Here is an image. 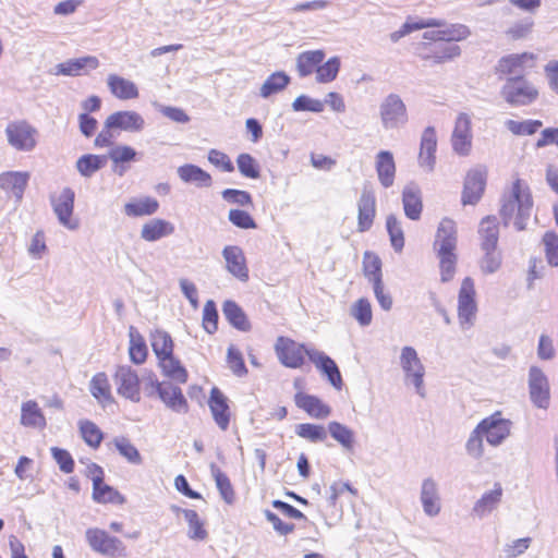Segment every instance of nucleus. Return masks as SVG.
<instances>
[{
	"mask_svg": "<svg viewBox=\"0 0 558 558\" xmlns=\"http://www.w3.org/2000/svg\"><path fill=\"white\" fill-rule=\"evenodd\" d=\"M203 327L208 333H214L218 328V312L213 300H208L204 305Z\"/></svg>",
	"mask_w": 558,
	"mask_h": 558,
	"instance_id": "nucleus-62",
	"label": "nucleus"
},
{
	"mask_svg": "<svg viewBox=\"0 0 558 558\" xmlns=\"http://www.w3.org/2000/svg\"><path fill=\"white\" fill-rule=\"evenodd\" d=\"M107 83L112 95L119 99H134L138 97L137 86L130 80L110 74Z\"/></svg>",
	"mask_w": 558,
	"mask_h": 558,
	"instance_id": "nucleus-35",
	"label": "nucleus"
},
{
	"mask_svg": "<svg viewBox=\"0 0 558 558\" xmlns=\"http://www.w3.org/2000/svg\"><path fill=\"white\" fill-rule=\"evenodd\" d=\"M357 230L365 232L371 229L376 215V197L373 190L364 187L357 202Z\"/></svg>",
	"mask_w": 558,
	"mask_h": 558,
	"instance_id": "nucleus-21",
	"label": "nucleus"
},
{
	"mask_svg": "<svg viewBox=\"0 0 558 558\" xmlns=\"http://www.w3.org/2000/svg\"><path fill=\"white\" fill-rule=\"evenodd\" d=\"M386 228L393 250L401 252L404 247V234L401 221L395 215H388Z\"/></svg>",
	"mask_w": 558,
	"mask_h": 558,
	"instance_id": "nucleus-50",
	"label": "nucleus"
},
{
	"mask_svg": "<svg viewBox=\"0 0 558 558\" xmlns=\"http://www.w3.org/2000/svg\"><path fill=\"white\" fill-rule=\"evenodd\" d=\"M375 168L380 184L386 189L392 186L396 177V162L392 153L380 150L376 155Z\"/></svg>",
	"mask_w": 558,
	"mask_h": 558,
	"instance_id": "nucleus-27",
	"label": "nucleus"
},
{
	"mask_svg": "<svg viewBox=\"0 0 558 558\" xmlns=\"http://www.w3.org/2000/svg\"><path fill=\"white\" fill-rule=\"evenodd\" d=\"M210 471L222 499L229 505L232 504L234 500V490L229 477L215 464L210 465Z\"/></svg>",
	"mask_w": 558,
	"mask_h": 558,
	"instance_id": "nucleus-51",
	"label": "nucleus"
},
{
	"mask_svg": "<svg viewBox=\"0 0 558 558\" xmlns=\"http://www.w3.org/2000/svg\"><path fill=\"white\" fill-rule=\"evenodd\" d=\"M328 432L330 436L343 447V449H353L354 432L351 428L339 422L333 421L328 424Z\"/></svg>",
	"mask_w": 558,
	"mask_h": 558,
	"instance_id": "nucleus-46",
	"label": "nucleus"
},
{
	"mask_svg": "<svg viewBox=\"0 0 558 558\" xmlns=\"http://www.w3.org/2000/svg\"><path fill=\"white\" fill-rule=\"evenodd\" d=\"M404 215L411 220H418L423 210L422 192L417 184L408 183L402 191Z\"/></svg>",
	"mask_w": 558,
	"mask_h": 558,
	"instance_id": "nucleus-25",
	"label": "nucleus"
},
{
	"mask_svg": "<svg viewBox=\"0 0 558 558\" xmlns=\"http://www.w3.org/2000/svg\"><path fill=\"white\" fill-rule=\"evenodd\" d=\"M476 312L474 282L470 277H466L461 283L458 295V318L462 330H468L474 326Z\"/></svg>",
	"mask_w": 558,
	"mask_h": 558,
	"instance_id": "nucleus-7",
	"label": "nucleus"
},
{
	"mask_svg": "<svg viewBox=\"0 0 558 558\" xmlns=\"http://www.w3.org/2000/svg\"><path fill=\"white\" fill-rule=\"evenodd\" d=\"M156 390L158 392L159 398L162 400L167 408L180 414L187 413L189 404L185 397L182 393L181 388L172 385L171 383L156 381Z\"/></svg>",
	"mask_w": 558,
	"mask_h": 558,
	"instance_id": "nucleus-19",
	"label": "nucleus"
},
{
	"mask_svg": "<svg viewBox=\"0 0 558 558\" xmlns=\"http://www.w3.org/2000/svg\"><path fill=\"white\" fill-rule=\"evenodd\" d=\"M535 64V56L531 52L509 54L501 58L497 64V73L504 75L522 76L527 69Z\"/></svg>",
	"mask_w": 558,
	"mask_h": 558,
	"instance_id": "nucleus-17",
	"label": "nucleus"
},
{
	"mask_svg": "<svg viewBox=\"0 0 558 558\" xmlns=\"http://www.w3.org/2000/svg\"><path fill=\"white\" fill-rule=\"evenodd\" d=\"M533 199L529 189L517 180L509 193L502 196L499 213L505 226L513 222L515 229L522 231L531 217Z\"/></svg>",
	"mask_w": 558,
	"mask_h": 558,
	"instance_id": "nucleus-2",
	"label": "nucleus"
},
{
	"mask_svg": "<svg viewBox=\"0 0 558 558\" xmlns=\"http://www.w3.org/2000/svg\"><path fill=\"white\" fill-rule=\"evenodd\" d=\"M472 117L466 112H460L451 135L453 151L460 156H468L472 148Z\"/></svg>",
	"mask_w": 558,
	"mask_h": 558,
	"instance_id": "nucleus-13",
	"label": "nucleus"
},
{
	"mask_svg": "<svg viewBox=\"0 0 558 558\" xmlns=\"http://www.w3.org/2000/svg\"><path fill=\"white\" fill-rule=\"evenodd\" d=\"M113 381L120 396L133 402L141 400L138 375L131 366H118L113 375Z\"/></svg>",
	"mask_w": 558,
	"mask_h": 558,
	"instance_id": "nucleus-14",
	"label": "nucleus"
},
{
	"mask_svg": "<svg viewBox=\"0 0 558 558\" xmlns=\"http://www.w3.org/2000/svg\"><path fill=\"white\" fill-rule=\"evenodd\" d=\"M159 208L157 199L146 196L133 199L124 205V214L129 217L149 216L155 214Z\"/></svg>",
	"mask_w": 558,
	"mask_h": 558,
	"instance_id": "nucleus-40",
	"label": "nucleus"
},
{
	"mask_svg": "<svg viewBox=\"0 0 558 558\" xmlns=\"http://www.w3.org/2000/svg\"><path fill=\"white\" fill-rule=\"evenodd\" d=\"M222 313L226 319L236 329L247 331L251 325L243 310L234 301H226L222 305Z\"/></svg>",
	"mask_w": 558,
	"mask_h": 558,
	"instance_id": "nucleus-43",
	"label": "nucleus"
},
{
	"mask_svg": "<svg viewBox=\"0 0 558 558\" xmlns=\"http://www.w3.org/2000/svg\"><path fill=\"white\" fill-rule=\"evenodd\" d=\"M478 238L481 250H490L497 246L499 239V222L497 217L487 216L481 220Z\"/></svg>",
	"mask_w": 558,
	"mask_h": 558,
	"instance_id": "nucleus-29",
	"label": "nucleus"
},
{
	"mask_svg": "<svg viewBox=\"0 0 558 558\" xmlns=\"http://www.w3.org/2000/svg\"><path fill=\"white\" fill-rule=\"evenodd\" d=\"M400 367L404 374V384L413 386L415 392L421 397H426L424 386L425 366L422 363L416 350L413 347L405 345L400 353Z\"/></svg>",
	"mask_w": 558,
	"mask_h": 558,
	"instance_id": "nucleus-5",
	"label": "nucleus"
},
{
	"mask_svg": "<svg viewBox=\"0 0 558 558\" xmlns=\"http://www.w3.org/2000/svg\"><path fill=\"white\" fill-rule=\"evenodd\" d=\"M363 269L365 277L372 283L381 281V262L378 256L366 252L363 259Z\"/></svg>",
	"mask_w": 558,
	"mask_h": 558,
	"instance_id": "nucleus-54",
	"label": "nucleus"
},
{
	"mask_svg": "<svg viewBox=\"0 0 558 558\" xmlns=\"http://www.w3.org/2000/svg\"><path fill=\"white\" fill-rule=\"evenodd\" d=\"M307 356L311 362L327 376L329 383L337 389L342 386V377L335 361L318 350H310Z\"/></svg>",
	"mask_w": 558,
	"mask_h": 558,
	"instance_id": "nucleus-24",
	"label": "nucleus"
},
{
	"mask_svg": "<svg viewBox=\"0 0 558 558\" xmlns=\"http://www.w3.org/2000/svg\"><path fill=\"white\" fill-rule=\"evenodd\" d=\"M294 401L300 409H303L313 417L325 418L330 414V408L315 396L298 392Z\"/></svg>",
	"mask_w": 558,
	"mask_h": 558,
	"instance_id": "nucleus-34",
	"label": "nucleus"
},
{
	"mask_svg": "<svg viewBox=\"0 0 558 558\" xmlns=\"http://www.w3.org/2000/svg\"><path fill=\"white\" fill-rule=\"evenodd\" d=\"M229 221L241 229H255L257 225L253 217L245 210L230 209L228 214Z\"/></svg>",
	"mask_w": 558,
	"mask_h": 558,
	"instance_id": "nucleus-64",
	"label": "nucleus"
},
{
	"mask_svg": "<svg viewBox=\"0 0 558 558\" xmlns=\"http://www.w3.org/2000/svg\"><path fill=\"white\" fill-rule=\"evenodd\" d=\"M159 360V365L162 368V372L168 377L179 381L185 383L187 379V373L185 368L180 364L178 360L173 357V354L162 356Z\"/></svg>",
	"mask_w": 558,
	"mask_h": 558,
	"instance_id": "nucleus-47",
	"label": "nucleus"
},
{
	"mask_svg": "<svg viewBox=\"0 0 558 558\" xmlns=\"http://www.w3.org/2000/svg\"><path fill=\"white\" fill-rule=\"evenodd\" d=\"M80 433L84 441L92 448H98L102 441L104 434L92 421L81 420L78 422Z\"/></svg>",
	"mask_w": 558,
	"mask_h": 558,
	"instance_id": "nucleus-48",
	"label": "nucleus"
},
{
	"mask_svg": "<svg viewBox=\"0 0 558 558\" xmlns=\"http://www.w3.org/2000/svg\"><path fill=\"white\" fill-rule=\"evenodd\" d=\"M313 348H306L292 339L279 337L275 344V351L281 364L289 368H299L304 363V355H307Z\"/></svg>",
	"mask_w": 558,
	"mask_h": 558,
	"instance_id": "nucleus-11",
	"label": "nucleus"
},
{
	"mask_svg": "<svg viewBox=\"0 0 558 558\" xmlns=\"http://www.w3.org/2000/svg\"><path fill=\"white\" fill-rule=\"evenodd\" d=\"M292 109L294 111H311L319 113L324 110V102L306 95H301L292 102Z\"/></svg>",
	"mask_w": 558,
	"mask_h": 558,
	"instance_id": "nucleus-63",
	"label": "nucleus"
},
{
	"mask_svg": "<svg viewBox=\"0 0 558 558\" xmlns=\"http://www.w3.org/2000/svg\"><path fill=\"white\" fill-rule=\"evenodd\" d=\"M290 83V76L282 71L275 72L267 77L260 86L259 95L263 98H268L274 94L283 90Z\"/></svg>",
	"mask_w": 558,
	"mask_h": 558,
	"instance_id": "nucleus-45",
	"label": "nucleus"
},
{
	"mask_svg": "<svg viewBox=\"0 0 558 558\" xmlns=\"http://www.w3.org/2000/svg\"><path fill=\"white\" fill-rule=\"evenodd\" d=\"M325 58L324 50H308L300 53L296 58V70L301 77L316 73V69Z\"/></svg>",
	"mask_w": 558,
	"mask_h": 558,
	"instance_id": "nucleus-36",
	"label": "nucleus"
},
{
	"mask_svg": "<svg viewBox=\"0 0 558 558\" xmlns=\"http://www.w3.org/2000/svg\"><path fill=\"white\" fill-rule=\"evenodd\" d=\"M119 453L132 464H141L142 456L136 447L125 437H118L113 441Z\"/></svg>",
	"mask_w": 558,
	"mask_h": 558,
	"instance_id": "nucleus-55",
	"label": "nucleus"
},
{
	"mask_svg": "<svg viewBox=\"0 0 558 558\" xmlns=\"http://www.w3.org/2000/svg\"><path fill=\"white\" fill-rule=\"evenodd\" d=\"M106 126L124 132L137 133L145 128V120L136 111H117L108 116Z\"/></svg>",
	"mask_w": 558,
	"mask_h": 558,
	"instance_id": "nucleus-18",
	"label": "nucleus"
},
{
	"mask_svg": "<svg viewBox=\"0 0 558 558\" xmlns=\"http://www.w3.org/2000/svg\"><path fill=\"white\" fill-rule=\"evenodd\" d=\"M236 165L240 173L250 179H258L259 178V166L255 158H253L250 154L243 153L240 154L236 158Z\"/></svg>",
	"mask_w": 558,
	"mask_h": 558,
	"instance_id": "nucleus-58",
	"label": "nucleus"
},
{
	"mask_svg": "<svg viewBox=\"0 0 558 558\" xmlns=\"http://www.w3.org/2000/svg\"><path fill=\"white\" fill-rule=\"evenodd\" d=\"M483 256L480 262V268L484 274H494L501 266V252L496 247L482 250Z\"/></svg>",
	"mask_w": 558,
	"mask_h": 558,
	"instance_id": "nucleus-53",
	"label": "nucleus"
},
{
	"mask_svg": "<svg viewBox=\"0 0 558 558\" xmlns=\"http://www.w3.org/2000/svg\"><path fill=\"white\" fill-rule=\"evenodd\" d=\"M512 426L513 423L502 417L499 411L483 418L465 441L466 454L474 460H481L485 453L484 440L490 447L497 448L510 437Z\"/></svg>",
	"mask_w": 558,
	"mask_h": 558,
	"instance_id": "nucleus-1",
	"label": "nucleus"
},
{
	"mask_svg": "<svg viewBox=\"0 0 558 558\" xmlns=\"http://www.w3.org/2000/svg\"><path fill=\"white\" fill-rule=\"evenodd\" d=\"M340 70V59L332 57L316 69V81L318 83H330L336 80Z\"/></svg>",
	"mask_w": 558,
	"mask_h": 558,
	"instance_id": "nucleus-52",
	"label": "nucleus"
},
{
	"mask_svg": "<svg viewBox=\"0 0 558 558\" xmlns=\"http://www.w3.org/2000/svg\"><path fill=\"white\" fill-rule=\"evenodd\" d=\"M174 232V226L160 218H154L143 225L141 238L147 242H155Z\"/></svg>",
	"mask_w": 558,
	"mask_h": 558,
	"instance_id": "nucleus-30",
	"label": "nucleus"
},
{
	"mask_svg": "<svg viewBox=\"0 0 558 558\" xmlns=\"http://www.w3.org/2000/svg\"><path fill=\"white\" fill-rule=\"evenodd\" d=\"M93 499L99 504L112 502L122 505L125 498L112 486L104 483V480L94 478Z\"/></svg>",
	"mask_w": 558,
	"mask_h": 558,
	"instance_id": "nucleus-42",
	"label": "nucleus"
},
{
	"mask_svg": "<svg viewBox=\"0 0 558 558\" xmlns=\"http://www.w3.org/2000/svg\"><path fill=\"white\" fill-rule=\"evenodd\" d=\"M504 489L499 483H495L494 488L485 492L474 504L472 513L478 519H483L496 510L501 501Z\"/></svg>",
	"mask_w": 558,
	"mask_h": 558,
	"instance_id": "nucleus-26",
	"label": "nucleus"
},
{
	"mask_svg": "<svg viewBox=\"0 0 558 558\" xmlns=\"http://www.w3.org/2000/svg\"><path fill=\"white\" fill-rule=\"evenodd\" d=\"M295 433L312 442L324 441L327 438V432L323 426L310 423L299 424Z\"/></svg>",
	"mask_w": 558,
	"mask_h": 558,
	"instance_id": "nucleus-56",
	"label": "nucleus"
},
{
	"mask_svg": "<svg viewBox=\"0 0 558 558\" xmlns=\"http://www.w3.org/2000/svg\"><path fill=\"white\" fill-rule=\"evenodd\" d=\"M486 184V172L484 169H473L469 171L463 189V204H476L484 192Z\"/></svg>",
	"mask_w": 558,
	"mask_h": 558,
	"instance_id": "nucleus-23",
	"label": "nucleus"
},
{
	"mask_svg": "<svg viewBox=\"0 0 558 558\" xmlns=\"http://www.w3.org/2000/svg\"><path fill=\"white\" fill-rule=\"evenodd\" d=\"M29 174L27 172H7L0 175V187L11 192L21 199L27 185Z\"/></svg>",
	"mask_w": 558,
	"mask_h": 558,
	"instance_id": "nucleus-38",
	"label": "nucleus"
},
{
	"mask_svg": "<svg viewBox=\"0 0 558 558\" xmlns=\"http://www.w3.org/2000/svg\"><path fill=\"white\" fill-rule=\"evenodd\" d=\"M86 541L90 548L105 556L116 557L125 555V546L123 543L109 535L106 531L100 529H88L85 533Z\"/></svg>",
	"mask_w": 558,
	"mask_h": 558,
	"instance_id": "nucleus-10",
	"label": "nucleus"
},
{
	"mask_svg": "<svg viewBox=\"0 0 558 558\" xmlns=\"http://www.w3.org/2000/svg\"><path fill=\"white\" fill-rule=\"evenodd\" d=\"M99 61L96 57L87 56L59 63L56 74L76 76L80 75L85 68L97 69Z\"/></svg>",
	"mask_w": 558,
	"mask_h": 558,
	"instance_id": "nucleus-37",
	"label": "nucleus"
},
{
	"mask_svg": "<svg viewBox=\"0 0 558 558\" xmlns=\"http://www.w3.org/2000/svg\"><path fill=\"white\" fill-rule=\"evenodd\" d=\"M89 391L102 405L113 401L108 376L102 372L94 375L89 384Z\"/></svg>",
	"mask_w": 558,
	"mask_h": 558,
	"instance_id": "nucleus-41",
	"label": "nucleus"
},
{
	"mask_svg": "<svg viewBox=\"0 0 558 558\" xmlns=\"http://www.w3.org/2000/svg\"><path fill=\"white\" fill-rule=\"evenodd\" d=\"M21 424L25 427L37 429H44L46 427V417L36 401L28 400L22 403Z\"/></svg>",
	"mask_w": 558,
	"mask_h": 558,
	"instance_id": "nucleus-32",
	"label": "nucleus"
},
{
	"mask_svg": "<svg viewBox=\"0 0 558 558\" xmlns=\"http://www.w3.org/2000/svg\"><path fill=\"white\" fill-rule=\"evenodd\" d=\"M222 256L227 270L238 280L246 282L250 276L243 250L236 245H227L222 250Z\"/></svg>",
	"mask_w": 558,
	"mask_h": 558,
	"instance_id": "nucleus-20",
	"label": "nucleus"
},
{
	"mask_svg": "<svg viewBox=\"0 0 558 558\" xmlns=\"http://www.w3.org/2000/svg\"><path fill=\"white\" fill-rule=\"evenodd\" d=\"M351 315L361 326H368L372 323V306L368 300L360 299L351 307Z\"/></svg>",
	"mask_w": 558,
	"mask_h": 558,
	"instance_id": "nucleus-60",
	"label": "nucleus"
},
{
	"mask_svg": "<svg viewBox=\"0 0 558 558\" xmlns=\"http://www.w3.org/2000/svg\"><path fill=\"white\" fill-rule=\"evenodd\" d=\"M437 27L440 28L441 41H460L468 38L471 34L468 26L463 24H445L436 19L413 20L409 17L399 29L389 34L390 40L396 44L401 38L410 35L415 31L423 28Z\"/></svg>",
	"mask_w": 558,
	"mask_h": 558,
	"instance_id": "nucleus-4",
	"label": "nucleus"
},
{
	"mask_svg": "<svg viewBox=\"0 0 558 558\" xmlns=\"http://www.w3.org/2000/svg\"><path fill=\"white\" fill-rule=\"evenodd\" d=\"M179 178L185 183H193L197 187H209L213 184L211 175L201 167L186 163L178 168Z\"/></svg>",
	"mask_w": 558,
	"mask_h": 558,
	"instance_id": "nucleus-33",
	"label": "nucleus"
},
{
	"mask_svg": "<svg viewBox=\"0 0 558 558\" xmlns=\"http://www.w3.org/2000/svg\"><path fill=\"white\" fill-rule=\"evenodd\" d=\"M537 95L536 88L522 76L508 78L501 88V96L512 106L529 105Z\"/></svg>",
	"mask_w": 558,
	"mask_h": 558,
	"instance_id": "nucleus-9",
	"label": "nucleus"
},
{
	"mask_svg": "<svg viewBox=\"0 0 558 558\" xmlns=\"http://www.w3.org/2000/svg\"><path fill=\"white\" fill-rule=\"evenodd\" d=\"M432 58H434L436 63H442L447 60H451L456 57H459L461 53V49L458 45L440 44L436 45L432 49Z\"/></svg>",
	"mask_w": 558,
	"mask_h": 558,
	"instance_id": "nucleus-61",
	"label": "nucleus"
},
{
	"mask_svg": "<svg viewBox=\"0 0 558 558\" xmlns=\"http://www.w3.org/2000/svg\"><path fill=\"white\" fill-rule=\"evenodd\" d=\"M420 501L423 511L427 517L435 518L440 513L441 497L439 493V485L433 477H426L422 481Z\"/></svg>",
	"mask_w": 558,
	"mask_h": 558,
	"instance_id": "nucleus-16",
	"label": "nucleus"
},
{
	"mask_svg": "<svg viewBox=\"0 0 558 558\" xmlns=\"http://www.w3.org/2000/svg\"><path fill=\"white\" fill-rule=\"evenodd\" d=\"M545 256L550 266H558V235L554 231H547L542 239Z\"/></svg>",
	"mask_w": 558,
	"mask_h": 558,
	"instance_id": "nucleus-59",
	"label": "nucleus"
},
{
	"mask_svg": "<svg viewBox=\"0 0 558 558\" xmlns=\"http://www.w3.org/2000/svg\"><path fill=\"white\" fill-rule=\"evenodd\" d=\"M151 348L158 359L170 355L173 352V342L170 335L163 330L151 332Z\"/></svg>",
	"mask_w": 558,
	"mask_h": 558,
	"instance_id": "nucleus-49",
	"label": "nucleus"
},
{
	"mask_svg": "<svg viewBox=\"0 0 558 558\" xmlns=\"http://www.w3.org/2000/svg\"><path fill=\"white\" fill-rule=\"evenodd\" d=\"M434 248L439 258L440 277L442 282L450 281L457 265V228L451 219H442L436 232Z\"/></svg>",
	"mask_w": 558,
	"mask_h": 558,
	"instance_id": "nucleus-3",
	"label": "nucleus"
},
{
	"mask_svg": "<svg viewBox=\"0 0 558 558\" xmlns=\"http://www.w3.org/2000/svg\"><path fill=\"white\" fill-rule=\"evenodd\" d=\"M8 143L21 151H32L37 145L38 131L25 120L10 122L5 128Z\"/></svg>",
	"mask_w": 558,
	"mask_h": 558,
	"instance_id": "nucleus-8",
	"label": "nucleus"
},
{
	"mask_svg": "<svg viewBox=\"0 0 558 558\" xmlns=\"http://www.w3.org/2000/svg\"><path fill=\"white\" fill-rule=\"evenodd\" d=\"M506 126L514 135H532L539 130V128L542 126V121H539V120H525V121L508 120L506 122Z\"/></svg>",
	"mask_w": 558,
	"mask_h": 558,
	"instance_id": "nucleus-57",
	"label": "nucleus"
},
{
	"mask_svg": "<svg viewBox=\"0 0 558 558\" xmlns=\"http://www.w3.org/2000/svg\"><path fill=\"white\" fill-rule=\"evenodd\" d=\"M527 384L531 402L538 409H548L550 403L549 381L539 367H530Z\"/></svg>",
	"mask_w": 558,
	"mask_h": 558,
	"instance_id": "nucleus-12",
	"label": "nucleus"
},
{
	"mask_svg": "<svg viewBox=\"0 0 558 558\" xmlns=\"http://www.w3.org/2000/svg\"><path fill=\"white\" fill-rule=\"evenodd\" d=\"M209 408L216 424L226 430L230 422L227 399L218 388H213L209 398Z\"/></svg>",
	"mask_w": 558,
	"mask_h": 558,
	"instance_id": "nucleus-28",
	"label": "nucleus"
},
{
	"mask_svg": "<svg viewBox=\"0 0 558 558\" xmlns=\"http://www.w3.org/2000/svg\"><path fill=\"white\" fill-rule=\"evenodd\" d=\"M106 156L113 162L112 170L117 174L123 175L128 170L124 163L134 161L136 159L137 153L133 147L129 145H114L110 148Z\"/></svg>",
	"mask_w": 558,
	"mask_h": 558,
	"instance_id": "nucleus-31",
	"label": "nucleus"
},
{
	"mask_svg": "<svg viewBox=\"0 0 558 558\" xmlns=\"http://www.w3.org/2000/svg\"><path fill=\"white\" fill-rule=\"evenodd\" d=\"M75 193L70 187H64L57 197H53L52 208L59 222L69 230L78 228V220L73 218Z\"/></svg>",
	"mask_w": 558,
	"mask_h": 558,
	"instance_id": "nucleus-15",
	"label": "nucleus"
},
{
	"mask_svg": "<svg viewBox=\"0 0 558 558\" xmlns=\"http://www.w3.org/2000/svg\"><path fill=\"white\" fill-rule=\"evenodd\" d=\"M107 161L106 155L86 154L76 160L75 168L82 177L92 178L107 165Z\"/></svg>",
	"mask_w": 558,
	"mask_h": 558,
	"instance_id": "nucleus-39",
	"label": "nucleus"
},
{
	"mask_svg": "<svg viewBox=\"0 0 558 558\" xmlns=\"http://www.w3.org/2000/svg\"><path fill=\"white\" fill-rule=\"evenodd\" d=\"M177 511H181L184 515L189 524L187 536L193 541H204L207 538L208 533L204 529V523L201 520L198 513L192 509H179L174 508Z\"/></svg>",
	"mask_w": 558,
	"mask_h": 558,
	"instance_id": "nucleus-44",
	"label": "nucleus"
},
{
	"mask_svg": "<svg viewBox=\"0 0 558 558\" xmlns=\"http://www.w3.org/2000/svg\"><path fill=\"white\" fill-rule=\"evenodd\" d=\"M437 136L435 129L428 126L424 130L421 137V147L418 154V165L426 171L432 172L436 163Z\"/></svg>",
	"mask_w": 558,
	"mask_h": 558,
	"instance_id": "nucleus-22",
	"label": "nucleus"
},
{
	"mask_svg": "<svg viewBox=\"0 0 558 558\" xmlns=\"http://www.w3.org/2000/svg\"><path fill=\"white\" fill-rule=\"evenodd\" d=\"M379 117L385 130H397L408 123L409 116L404 101L398 94L387 95L379 105Z\"/></svg>",
	"mask_w": 558,
	"mask_h": 558,
	"instance_id": "nucleus-6",
	"label": "nucleus"
}]
</instances>
